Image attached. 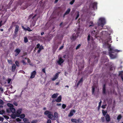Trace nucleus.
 Returning <instances> with one entry per match:
<instances>
[{
  "label": "nucleus",
  "mask_w": 123,
  "mask_h": 123,
  "mask_svg": "<svg viewBox=\"0 0 123 123\" xmlns=\"http://www.w3.org/2000/svg\"><path fill=\"white\" fill-rule=\"evenodd\" d=\"M22 111L21 109H19L16 111V113L17 115H19L21 113Z\"/></svg>",
  "instance_id": "5701e85b"
},
{
  "label": "nucleus",
  "mask_w": 123,
  "mask_h": 123,
  "mask_svg": "<svg viewBox=\"0 0 123 123\" xmlns=\"http://www.w3.org/2000/svg\"><path fill=\"white\" fill-rule=\"evenodd\" d=\"M2 20H1L0 21V25L1 26L2 25Z\"/></svg>",
  "instance_id": "69168bd1"
},
{
  "label": "nucleus",
  "mask_w": 123,
  "mask_h": 123,
  "mask_svg": "<svg viewBox=\"0 0 123 123\" xmlns=\"http://www.w3.org/2000/svg\"><path fill=\"white\" fill-rule=\"evenodd\" d=\"M102 112L103 116H106V113H107V110L104 111L103 110H102Z\"/></svg>",
  "instance_id": "a878e982"
},
{
  "label": "nucleus",
  "mask_w": 123,
  "mask_h": 123,
  "mask_svg": "<svg viewBox=\"0 0 123 123\" xmlns=\"http://www.w3.org/2000/svg\"><path fill=\"white\" fill-rule=\"evenodd\" d=\"M43 49V47H42V48H39V49L38 50L37 52L38 53H39L41 51V50Z\"/></svg>",
  "instance_id": "58836bf2"
},
{
  "label": "nucleus",
  "mask_w": 123,
  "mask_h": 123,
  "mask_svg": "<svg viewBox=\"0 0 123 123\" xmlns=\"http://www.w3.org/2000/svg\"><path fill=\"white\" fill-rule=\"evenodd\" d=\"M54 117H55V118H58V114L56 112H55Z\"/></svg>",
  "instance_id": "c756f323"
},
{
  "label": "nucleus",
  "mask_w": 123,
  "mask_h": 123,
  "mask_svg": "<svg viewBox=\"0 0 123 123\" xmlns=\"http://www.w3.org/2000/svg\"><path fill=\"white\" fill-rule=\"evenodd\" d=\"M83 78L82 77L81 78L80 80L78 82L76 85V86L77 87H78L80 84L81 83H82L83 82Z\"/></svg>",
  "instance_id": "a211bd4d"
},
{
  "label": "nucleus",
  "mask_w": 123,
  "mask_h": 123,
  "mask_svg": "<svg viewBox=\"0 0 123 123\" xmlns=\"http://www.w3.org/2000/svg\"><path fill=\"white\" fill-rule=\"evenodd\" d=\"M122 118V116L121 115H119L117 117V120H119L121 119Z\"/></svg>",
  "instance_id": "4c0bfd02"
},
{
  "label": "nucleus",
  "mask_w": 123,
  "mask_h": 123,
  "mask_svg": "<svg viewBox=\"0 0 123 123\" xmlns=\"http://www.w3.org/2000/svg\"><path fill=\"white\" fill-rule=\"evenodd\" d=\"M14 104L16 106H17L18 105V104L17 103L15 102L14 103Z\"/></svg>",
  "instance_id": "e2e57ef3"
},
{
  "label": "nucleus",
  "mask_w": 123,
  "mask_h": 123,
  "mask_svg": "<svg viewBox=\"0 0 123 123\" xmlns=\"http://www.w3.org/2000/svg\"><path fill=\"white\" fill-rule=\"evenodd\" d=\"M75 0H72L70 2L69 4L70 5H72L73 4L75 1Z\"/></svg>",
  "instance_id": "79ce46f5"
},
{
  "label": "nucleus",
  "mask_w": 123,
  "mask_h": 123,
  "mask_svg": "<svg viewBox=\"0 0 123 123\" xmlns=\"http://www.w3.org/2000/svg\"><path fill=\"white\" fill-rule=\"evenodd\" d=\"M72 122L75 123H82L83 122V121L80 118H78L77 120L76 119L72 118L71 119Z\"/></svg>",
  "instance_id": "f03ea898"
},
{
  "label": "nucleus",
  "mask_w": 123,
  "mask_h": 123,
  "mask_svg": "<svg viewBox=\"0 0 123 123\" xmlns=\"http://www.w3.org/2000/svg\"><path fill=\"white\" fill-rule=\"evenodd\" d=\"M62 96L61 95L59 96L57 98L55 101L56 102H60L61 101Z\"/></svg>",
  "instance_id": "f3484780"
},
{
  "label": "nucleus",
  "mask_w": 123,
  "mask_h": 123,
  "mask_svg": "<svg viewBox=\"0 0 123 123\" xmlns=\"http://www.w3.org/2000/svg\"><path fill=\"white\" fill-rule=\"evenodd\" d=\"M64 44H63L62 46L61 47L59 48V50H61L63 48V47H64Z\"/></svg>",
  "instance_id": "603ef678"
},
{
  "label": "nucleus",
  "mask_w": 123,
  "mask_h": 123,
  "mask_svg": "<svg viewBox=\"0 0 123 123\" xmlns=\"http://www.w3.org/2000/svg\"><path fill=\"white\" fill-rule=\"evenodd\" d=\"M22 28L24 30L26 31H32V30H31L30 28L28 27H27V28H25L24 26H22Z\"/></svg>",
  "instance_id": "2eb2a0df"
},
{
  "label": "nucleus",
  "mask_w": 123,
  "mask_h": 123,
  "mask_svg": "<svg viewBox=\"0 0 123 123\" xmlns=\"http://www.w3.org/2000/svg\"><path fill=\"white\" fill-rule=\"evenodd\" d=\"M16 66L18 67L19 66V64L18 62V61H16L15 62Z\"/></svg>",
  "instance_id": "72a5a7b5"
},
{
  "label": "nucleus",
  "mask_w": 123,
  "mask_h": 123,
  "mask_svg": "<svg viewBox=\"0 0 123 123\" xmlns=\"http://www.w3.org/2000/svg\"><path fill=\"white\" fill-rule=\"evenodd\" d=\"M79 16V13H77V16L75 18V20H76L78 18V17Z\"/></svg>",
  "instance_id": "5fc2aeb1"
},
{
  "label": "nucleus",
  "mask_w": 123,
  "mask_h": 123,
  "mask_svg": "<svg viewBox=\"0 0 123 123\" xmlns=\"http://www.w3.org/2000/svg\"><path fill=\"white\" fill-rule=\"evenodd\" d=\"M37 122V120H33L31 122V123H36Z\"/></svg>",
  "instance_id": "09e8293b"
},
{
  "label": "nucleus",
  "mask_w": 123,
  "mask_h": 123,
  "mask_svg": "<svg viewBox=\"0 0 123 123\" xmlns=\"http://www.w3.org/2000/svg\"><path fill=\"white\" fill-rule=\"evenodd\" d=\"M23 120L25 123H26L28 121V120L26 118H24Z\"/></svg>",
  "instance_id": "a19ab883"
},
{
  "label": "nucleus",
  "mask_w": 123,
  "mask_h": 123,
  "mask_svg": "<svg viewBox=\"0 0 123 123\" xmlns=\"http://www.w3.org/2000/svg\"><path fill=\"white\" fill-rule=\"evenodd\" d=\"M51 113V112L49 111H46L44 112V114L46 115H47V116L49 115H50Z\"/></svg>",
  "instance_id": "6ab92c4d"
},
{
  "label": "nucleus",
  "mask_w": 123,
  "mask_h": 123,
  "mask_svg": "<svg viewBox=\"0 0 123 123\" xmlns=\"http://www.w3.org/2000/svg\"><path fill=\"white\" fill-rule=\"evenodd\" d=\"M70 11V9L69 8H68L67 10L63 16V17L64 18L65 17V16L66 15H68L69 14Z\"/></svg>",
  "instance_id": "dca6fc26"
},
{
  "label": "nucleus",
  "mask_w": 123,
  "mask_h": 123,
  "mask_svg": "<svg viewBox=\"0 0 123 123\" xmlns=\"http://www.w3.org/2000/svg\"><path fill=\"white\" fill-rule=\"evenodd\" d=\"M102 93L104 94H105L106 93V89H102Z\"/></svg>",
  "instance_id": "c9c22d12"
},
{
  "label": "nucleus",
  "mask_w": 123,
  "mask_h": 123,
  "mask_svg": "<svg viewBox=\"0 0 123 123\" xmlns=\"http://www.w3.org/2000/svg\"><path fill=\"white\" fill-rule=\"evenodd\" d=\"M106 22L105 18H100L97 24V26H95V30H93L91 31V34L93 37L97 38V35L99 30H101L103 27Z\"/></svg>",
  "instance_id": "f257e3e1"
},
{
  "label": "nucleus",
  "mask_w": 123,
  "mask_h": 123,
  "mask_svg": "<svg viewBox=\"0 0 123 123\" xmlns=\"http://www.w3.org/2000/svg\"><path fill=\"white\" fill-rule=\"evenodd\" d=\"M106 105H103L101 106L102 108L103 109L105 108L106 107Z\"/></svg>",
  "instance_id": "8fccbe9b"
},
{
  "label": "nucleus",
  "mask_w": 123,
  "mask_h": 123,
  "mask_svg": "<svg viewBox=\"0 0 123 123\" xmlns=\"http://www.w3.org/2000/svg\"><path fill=\"white\" fill-rule=\"evenodd\" d=\"M60 73V72H58L56 73L54 76L53 77L52 79V80L54 81L58 77Z\"/></svg>",
  "instance_id": "0eeeda50"
},
{
  "label": "nucleus",
  "mask_w": 123,
  "mask_h": 123,
  "mask_svg": "<svg viewBox=\"0 0 123 123\" xmlns=\"http://www.w3.org/2000/svg\"><path fill=\"white\" fill-rule=\"evenodd\" d=\"M76 111L74 110H72L70 111L68 116V117H71L73 116L75 112Z\"/></svg>",
  "instance_id": "6e6552de"
},
{
  "label": "nucleus",
  "mask_w": 123,
  "mask_h": 123,
  "mask_svg": "<svg viewBox=\"0 0 123 123\" xmlns=\"http://www.w3.org/2000/svg\"><path fill=\"white\" fill-rule=\"evenodd\" d=\"M6 111L8 113H10L11 112L14 113L15 112V110L13 107L9 108V109H7Z\"/></svg>",
  "instance_id": "20e7f679"
},
{
  "label": "nucleus",
  "mask_w": 123,
  "mask_h": 123,
  "mask_svg": "<svg viewBox=\"0 0 123 123\" xmlns=\"http://www.w3.org/2000/svg\"><path fill=\"white\" fill-rule=\"evenodd\" d=\"M104 116L107 122H108L110 121V117L109 115L108 114H107L106 116Z\"/></svg>",
  "instance_id": "1a4fd4ad"
},
{
  "label": "nucleus",
  "mask_w": 123,
  "mask_h": 123,
  "mask_svg": "<svg viewBox=\"0 0 123 123\" xmlns=\"http://www.w3.org/2000/svg\"><path fill=\"white\" fill-rule=\"evenodd\" d=\"M109 54L111 58L114 59L116 57V55H113L111 52H109Z\"/></svg>",
  "instance_id": "4468645a"
},
{
  "label": "nucleus",
  "mask_w": 123,
  "mask_h": 123,
  "mask_svg": "<svg viewBox=\"0 0 123 123\" xmlns=\"http://www.w3.org/2000/svg\"><path fill=\"white\" fill-rule=\"evenodd\" d=\"M106 85L105 84H104L102 89H106Z\"/></svg>",
  "instance_id": "4d7b16f0"
},
{
  "label": "nucleus",
  "mask_w": 123,
  "mask_h": 123,
  "mask_svg": "<svg viewBox=\"0 0 123 123\" xmlns=\"http://www.w3.org/2000/svg\"><path fill=\"white\" fill-rule=\"evenodd\" d=\"M19 26L18 25H16V28L14 31V33L15 34H16L17 33V32L18 30Z\"/></svg>",
  "instance_id": "4be33fe9"
},
{
  "label": "nucleus",
  "mask_w": 123,
  "mask_h": 123,
  "mask_svg": "<svg viewBox=\"0 0 123 123\" xmlns=\"http://www.w3.org/2000/svg\"><path fill=\"white\" fill-rule=\"evenodd\" d=\"M0 104L3 105L4 104V102L2 100L0 99Z\"/></svg>",
  "instance_id": "de8ad7c7"
},
{
  "label": "nucleus",
  "mask_w": 123,
  "mask_h": 123,
  "mask_svg": "<svg viewBox=\"0 0 123 123\" xmlns=\"http://www.w3.org/2000/svg\"><path fill=\"white\" fill-rule=\"evenodd\" d=\"M32 14H31L30 15L29 17V19H30L32 16Z\"/></svg>",
  "instance_id": "052dcab7"
},
{
  "label": "nucleus",
  "mask_w": 123,
  "mask_h": 123,
  "mask_svg": "<svg viewBox=\"0 0 123 123\" xmlns=\"http://www.w3.org/2000/svg\"><path fill=\"white\" fill-rule=\"evenodd\" d=\"M59 82H58L56 83L55 85H59Z\"/></svg>",
  "instance_id": "774afa93"
},
{
  "label": "nucleus",
  "mask_w": 123,
  "mask_h": 123,
  "mask_svg": "<svg viewBox=\"0 0 123 123\" xmlns=\"http://www.w3.org/2000/svg\"><path fill=\"white\" fill-rule=\"evenodd\" d=\"M14 51L15 52L14 55L15 56H17L20 52L21 50L19 48H17Z\"/></svg>",
  "instance_id": "423d86ee"
},
{
  "label": "nucleus",
  "mask_w": 123,
  "mask_h": 123,
  "mask_svg": "<svg viewBox=\"0 0 123 123\" xmlns=\"http://www.w3.org/2000/svg\"><path fill=\"white\" fill-rule=\"evenodd\" d=\"M66 107V105L65 104H63L62 105V107L63 109H64Z\"/></svg>",
  "instance_id": "c03bdc74"
},
{
  "label": "nucleus",
  "mask_w": 123,
  "mask_h": 123,
  "mask_svg": "<svg viewBox=\"0 0 123 123\" xmlns=\"http://www.w3.org/2000/svg\"><path fill=\"white\" fill-rule=\"evenodd\" d=\"M25 117V115L24 114H21L20 116V117L21 119H24Z\"/></svg>",
  "instance_id": "7c9ffc66"
},
{
  "label": "nucleus",
  "mask_w": 123,
  "mask_h": 123,
  "mask_svg": "<svg viewBox=\"0 0 123 123\" xmlns=\"http://www.w3.org/2000/svg\"><path fill=\"white\" fill-rule=\"evenodd\" d=\"M101 119L102 122H104L105 121V118L104 117H101Z\"/></svg>",
  "instance_id": "37998d69"
},
{
  "label": "nucleus",
  "mask_w": 123,
  "mask_h": 123,
  "mask_svg": "<svg viewBox=\"0 0 123 123\" xmlns=\"http://www.w3.org/2000/svg\"><path fill=\"white\" fill-rule=\"evenodd\" d=\"M56 105L58 106H60L61 105V103H58L56 104Z\"/></svg>",
  "instance_id": "0e129e2a"
},
{
  "label": "nucleus",
  "mask_w": 123,
  "mask_h": 123,
  "mask_svg": "<svg viewBox=\"0 0 123 123\" xmlns=\"http://www.w3.org/2000/svg\"><path fill=\"white\" fill-rule=\"evenodd\" d=\"M27 60H28L27 62H28V63H29L30 62H31L30 60V59L29 58H28Z\"/></svg>",
  "instance_id": "338daca9"
},
{
  "label": "nucleus",
  "mask_w": 123,
  "mask_h": 123,
  "mask_svg": "<svg viewBox=\"0 0 123 123\" xmlns=\"http://www.w3.org/2000/svg\"><path fill=\"white\" fill-rule=\"evenodd\" d=\"M115 69V67L112 66V65H111V67H110V71H112L113 70H114Z\"/></svg>",
  "instance_id": "2f4dec72"
},
{
  "label": "nucleus",
  "mask_w": 123,
  "mask_h": 123,
  "mask_svg": "<svg viewBox=\"0 0 123 123\" xmlns=\"http://www.w3.org/2000/svg\"><path fill=\"white\" fill-rule=\"evenodd\" d=\"M119 74L121 77V79L122 81H123V71H121L119 72Z\"/></svg>",
  "instance_id": "393cba45"
},
{
  "label": "nucleus",
  "mask_w": 123,
  "mask_h": 123,
  "mask_svg": "<svg viewBox=\"0 0 123 123\" xmlns=\"http://www.w3.org/2000/svg\"><path fill=\"white\" fill-rule=\"evenodd\" d=\"M77 35H78V36L79 34L80 33V32L79 31H78L76 33Z\"/></svg>",
  "instance_id": "680f3d73"
},
{
  "label": "nucleus",
  "mask_w": 123,
  "mask_h": 123,
  "mask_svg": "<svg viewBox=\"0 0 123 123\" xmlns=\"http://www.w3.org/2000/svg\"><path fill=\"white\" fill-rule=\"evenodd\" d=\"M92 94L93 95H95V88L93 86L92 87Z\"/></svg>",
  "instance_id": "b1692460"
},
{
  "label": "nucleus",
  "mask_w": 123,
  "mask_h": 123,
  "mask_svg": "<svg viewBox=\"0 0 123 123\" xmlns=\"http://www.w3.org/2000/svg\"><path fill=\"white\" fill-rule=\"evenodd\" d=\"M97 2H94L91 4V6L93 9H97Z\"/></svg>",
  "instance_id": "39448f33"
},
{
  "label": "nucleus",
  "mask_w": 123,
  "mask_h": 123,
  "mask_svg": "<svg viewBox=\"0 0 123 123\" xmlns=\"http://www.w3.org/2000/svg\"><path fill=\"white\" fill-rule=\"evenodd\" d=\"M102 103V101L101 100H100V101L99 102L98 104V110L99 111L100 108L101 107V103Z\"/></svg>",
  "instance_id": "cd10ccee"
},
{
  "label": "nucleus",
  "mask_w": 123,
  "mask_h": 123,
  "mask_svg": "<svg viewBox=\"0 0 123 123\" xmlns=\"http://www.w3.org/2000/svg\"><path fill=\"white\" fill-rule=\"evenodd\" d=\"M89 24H90L89 26V27L92 28H93L95 26H94L93 22L92 21H90Z\"/></svg>",
  "instance_id": "412c9836"
},
{
  "label": "nucleus",
  "mask_w": 123,
  "mask_h": 123,
  "mask_svg": "<svg viewBox=\"0 0 123 123\" xmlns=\"http://www.w3.org/2000/svg\"><path fill=\"white\" fill-rule=\"evenodd\" d=\"M107 42L108 43L110 42V43H111L112 42L111 41V38H109L107 40Z\"/></svg>",
  "instance_id": "e433bc0d"
},
{
  "label": "nucleus",
  "mask_w": 123,
  "mask_h": 123,
  "mask_svg": "<svg viewBox=\"0 0 123 123\" xmlns=\"http://www.w3.org/2000/svg\"><path fill=\"white\" fill-rule=\"evenodd\" d=\"M16 120L17 122H20V121H21V119H20V118H17L16 119Z\"/></svg>",
  "instance_id": "864d4df0"
},
{
  "label": "nucleus",
  "mask_w": 123,
  "mask_h": 123,
  "mask_svg": "<svg viewBox=\"0 0 123 123\" xmlns=\"http://www.w3.org/2000/svg\"><path fill=\"white\" fill-rule=\"evenodd\" d=\"M40 44L39 43L38 44L36 45L37 48H39L40 46Z\"/></svg>",
  "instance_id": "6e6d98bb"
},
{
  "label": "nucleus",
  "mask_w": 123,
  "mask_h": 123,
  "mask_svg": "<svg viewBox=\"0 0 123 123\" xmlns=\"http://www.w3.org/2000/svg\"><path fill=\"white\" fill-rule=\"evenodd\" d=\"M45 68H43L42 69V71L43 72V73H44L45 74H46V72H45Z\"/></svg>",
  "instance_id": "49530a36"
},
{
  "label": "nucleus",
  "mask_w": 123,
  "mask_h": 123,
  "mask_svg": "<svg viewBox=\"0 0 123 123\" xmlns=\"http://www.w3.org/2000/svg\"><path fill=\"white\" fill-rule=\"evenodd\" d=\"M90 36L89 34L87 38V40L88 41H89L90 40Z\"/></svg>",
  "instance_id": "3c124183"
},
{
  "label": "nucleus",
  "mask_w": 123,
  "mask_h": 123,
  "mask_svg": "<svg viewBox=\"0 0 123 123\" xmlns=\"http://www.w3.org/2000/svg\"><path fill=\"white\" fill-rule=\"evenodd\" d=\"M58 96V94L57 93H54L53 94L52 97V98H55Z\"/></svg>",
  "instance_id": "bb28decb"
},
{
  "label": "nucleus",
  "mask_w": 123,
  "mask_h": 123,
  "mask_svg": "<svg viewBox=\"0 0 123 123\" xmlns=\"http://www.w3.org/2000/svg\"><path fill=\"white\" fill-rule=\"evenodd\" d=\"M48 117L51 120H55V117H54L53 115L51 114L48 115Z\"/></svg>",
  "instance_id": "9d476101"
},
{
  "label": "nucleus",
  "mask_w": 123,
  "mask_h": 123,
  "mask_svg": "<svg viewBox=\"0 0 123 123\" xmlns=\"http://www.w3.org/2000/svg\"><path fill=\"white\" fill-rule=\"evenodd\" d=\"M11 80V79H10L9 78H8V80H7V83L8 84L10 83Z\"/></svg>",
  "instance_id": "a18cd8bd"
},
{
  "label": "nucleus",
  "mask_w": 123,
  "mask_h": 123,
  "mask_svg": "<svg viewBox=\"0 0 123 123\" xmlns=\"http://www.w3.org/2000/svg\"><path fill=\"white\" fill-rule=\"evenodd\" d=\"M109 52H111V53H115L116 52H118L121 51L120 50H118L117 49H114L113 48H111L110 47H109Z\"/></svg>",
  "instance_id": "7ed1b4c3"
},
{
  "label": "nucleus",
  "mask_w": 123,
  "mask_h": 123,
  "mask_svg": "<svg viewBox=\"0 0 123 123\" xmlns=\"http://www.w3.org/2000/svg\"><path fill=\"white\" fill-rule=\"evenodd\" d=\"M7 106L9 107L10 108L13 107L14 106L13 105L10 103H8L7 104Z\"/></svg>",
  "instance_id": "c85d7f7f"
},
{
  "label": "nucleus",
  "mask_w": 123,
  "mask_h": 123,
  "mask_svg": "<svg viewBox=\"0 0 123 123\" xmlns=\"http://www.w3.org/2000/svg\"><path fill=\"white\" fill-rule=\"evenodd\" d=\"M47 123H51V120L50 119H48Z\"/></svg>",
  "instance_id": "13d9d810"
},
{
  "label": "nucleus",
  "mask_w": 123,
  "mask_h": 123,
  "mask_svg": "<svg viewBox=\"0 0 123 123\" xmlns=\"http://www.w3.org/2000/svg\"><path fill=\"white\" fill-rule=\"evenodd\" d=\"M28 40L26 37L24 38V42L25 43H27L28 42Z\"/></svg>",
  "instance_id": "f704fd0d"
},
{
  "label": "nucleus",
  "mask_w": 123,
  "mask_h": 123,
  "mask_svg": "<svg viewBox=\"0 0 123 123\" xmlns=\"http://www.w3.org/2000/svg\"><path fill=\"white\" fill-rule=\"evenodd\" d=\"M80 46H81L80 44H78L77 46L76 47V50H77V49H78L80 47Z\"/></svg>",
  "instance_id": "ea45409f"
},
{
  "label": "nucleus",
  "mask_w": 123,
  "mask_h": 123,
  "mask_svg": "<svg viewBox=\"0 0 123 123\" xmlns=\"http://www.w3.org/2000/svg\"><path fill=\"white\" fill-rule=\"evenodd\" d=\"M16 68V67L15 65L14 64H13L12 67V71L13 72H14Z\"/></svg>",
  "instance_id": "aec40b11"
},
{
  "label": "nucleus",
  "mask_w": 123,
  "mask_h": 123,
  "mask_svg": "<svg viewBox=\"0 0 123 123\" xmlns=\"http://www.w3.org/2000/svg\"><path fill=\"white\" fill-rule=\"evenodd\" d=\"M64 61L63 59L61 57H60L59 59V60L57 61V63L58 64L61 65L62 63Z\"/></svg>",
  "instance_id": "f8f14e48"
},
{
  "label": "nucleus",
  "mask_w": 123,
  "mask_h": 123,
  "mask_svg": "<svg viewBox=\"0 0 123 123\" xmlns=\"http://www.w3.org/2000/svg\"><path fill=\"white\" fill-rule=\"evenodd\" d=\"M36 74V72L35 71H34L32 72L31 74L30 78H34L35 76V75Z\"/></svg>",
  "instance_id": "ddd939ff"
},
{
  "label": "nucleus",
  "mask_w": 123,
  "mask_h": 123,
  "mask_svg": "<svg viewBox=\"0 0 123 123\" xmlns=\"http://www.w3.org/2000/svg\"><path fill=\"white\" fill-rule=\"evenodd\" d=\"M22 62L24 65H25L26 64V63L25 62V61L24 60H23L22 61Z\"/></svg>",
  "instance_id": "bf43d9fd"
},
{
  "label": "nucleus",
  "mask_w": 123,
  "mask_h": 123,
  "mask_svg": "<svg viewBox=\"0 0 123 123\" xmlns=\"http://www.w3.org/2000/svg\"><path fill=\"white\" fill-rule=\"evenodd\" d=\"M78 35H77L76 33H73L72 36V38H71L73 40H75L78 37Z\"/></svg>",
  "instance_id": "9b49d317"
},
{
  "label": "nucleus",
  "mask_w": 123,
  "mask_h": 123,
  "mask_svg": "<svg viewBox=\"0 0 123 123\" xmlns=\"http://www.w3.org/2000/svg\"><path fill=\"white\" fill-rule=\"evenodd\" d=\"M11 117L13 119H15L16 117V115L14 114H12L11 115Z\"/></svg>",
  "instance_id": "473e14b6"
}]
</instances>
